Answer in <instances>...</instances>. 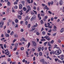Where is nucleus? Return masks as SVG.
<instances>
[{
  "mask_svg": "<svg viewBox=\"0 0 64 64\" xmlns=\"http://www.w3.org/2000/svg\"><path fill=\"white\" fill-rule=\"evenodd\" d=\"M52 52V54H55L56 55H59L60 54H61V53L62 51H61V50H56L55 52L53 51H51Z\"/></svg>",
  "mask_w": 64,
  "mask_h": 64,
  "instance_id": "nucleus-1",
  "label": "nucleus"
},
{
  "mask_svg": "<svg viewBox=\"0 0 64 64\" xmlns=\"http://www.w3.org/2000/svg\"><path fill=\"white\" fill-rule=\"evenodd\" d=\"M60 59L62 60H64V55L62 54L60 56Z\"/></svg>",
  "mask_w": 64,
  "mask_h": 64,
  "instance_id": "nucleus-2",
  "label": "nucleus"
},
{
  "mask_svg": "<svg viewBox=\"0 0 64 64\" xmlns=\"http://www.w3.org/2000/svg\"><path fill=\"white\" fill-rule=\"evenodd\" d=\"M54 28L52 29V31H56V30H56V29H57V28H56V26H54Z\"/></svg>",
  "mask_w": 64,
  "mask_h": 64,
  "instance_id": "nucleus-3",
  "label": "nucleus"
},
{
  "mask_svg": "<svg viewBox=\"0 0 64 64\" xmlns=\"http://www.w3.org/2000/svg\"><path fill=\"white\" fill-rule=\"evenodd\" d=\"M36 18V16L34 15V16L30 19L31 21H32L33 20H34Z\"/></svg>",
  "mask_w": 64,
  "mask_h": 64,
  "instance_id": "nucleus-4",
  "label": "nucleus"
},
{
  "mask_svg": "<svg viewBox=\"0 0 64 64\" xmlns=\"http://www.w3.org/2000/svg\"><path fill=\"white\" fill-rule=\"evenodd\" d=\"M63 1L62 0H60V6L62 5H63Z\"/></svg>",
  "mask_w": 64,
  "mask_h": 64,
  "instance_id": "nucleus-5",
  "label": "nucleus"
},
{
  "mask_svg": "<svg viewBox=\"0 0 64 64\" xmlns=\"http://www.w3.org/2000/svg\"><path fill=\"white\" fill-rule=\"evenodd\" d=\"M32 45L34 46H36V44L35 42L34 41H32Z\"/></svg>",
  "mask_w": 64,
  "mask_h": 64,
  "instance_id": "nucleus-6",
  "label": "nucleus"
},
{
  "mask_svg": "<svg viewBox=\"0 0 64 64\" xmlns=\"http://www.w3.org/2000/svg\"><path fill=\"white\" fill-rule=\"evenodd\" d=\"M45 61V60L44 59H42L40 60V62L42 63H43Z\"/></svg>",
  "mask_w": 64,
  "mask_h": 64,
  "instance_id": "nucleus-7",
  "label": "nucleus"
},
{
  "mask_svg": "<svg viewBox=\"0 0 64 64\" xmlns=\"http://www.w3.org/2000/svg\"><path fill=\"white\" fill-rule=\"evenodd\" d=\"M19 8L20 9H21L22 8V5L20 4L19 5Z\"/></svg>",
  "mask_w": 64,
  "mask_h": 64,
  "instance_id": "nucleus-8",
  "label": "nucleus"
},
{
  "mask_svg": "<svg viewBox=\"0 0 64 64\" xmlns=\"http://www.w3.org/2000/svg\"><path fill=\"white\" fill-rule=\"evenodd\" d=\"M64 32V28H62L60 30V33H62Z\"/></svg>",
  "mask_w": 64,
  "mask_h": 64,
  "instance_id": "nucleus-9",
  "label": "nucleus"
},
{
  "mask_svg": "<svg viewBox=\"0 0 64 64\" xmlns=\"http://www.w3.org/2000/svg\"><path fill=\"white\" fill-rule=\"evenodd\" d=\"M5 54L6 55V54L7 56H8V55H9V54H10V52H9V51H8L6 52H5Z\"/></svg>",
  "mask_w": 64,
  "mask_h": 64,
  "instance_id": "nucleus-10",
  "label": "nucleus"
},
{
  "mask_svg": "<svg viewBox=\"0 0 64 64\" xmlns=\"http://www.w3.org/2000/svg\"><path fill=\"white\" fill-rule=\"evenodd\" d=\"M41 47H38V52H40V51H41Z\"/></svg>",
  "mask_w": 64,
  "mask_h": 64,
  "instance_id": "nucleus-11",
  "label": "nucleus"
},
{
  "mask_svg": "<svg viewBox=\"0 0 64 64\" xmlns=\"http://www.w3.org/2000/svg\"><path fill=\"white\" fill-rule=\"evenodd\" d=\"M27 8H28V10H31V7L29 6H28L27 7Z\"/></svg>",
  "mask_w": 64,
  "mask_h": 64,
  "instance_id": "nucleus-12",
  "label": "nucleus"
},
{
  "mask_svg": "<svg viewBox=\"0 0 64 64\" xmlns=\"http://www.w3.org/2000/svg\"><path fill=\"white\" fill-rule=\"evenodd\" d=\"M22 10H21L19 12V13L20 14V15H22L23 14L22 13Z\"/></svg>",
  "mask_w": 64,
  "mask_h": 64,
  "instance_id": "nucleus-13",
  "label": "nucleus"
},
{
  "mask_svg": "<svg viewBox=\"0 0 64 64\" xmlns=\"http://www.w3.org/2000/svg\"><path fill=\"white\" fill-rule=\"evenodd\" d=\"M54 48H57V49L59 48V47H57V45H56V44H55L54 45Z\"/></svg>",
  "mask_w": 64,
  "mask_h": 64,
  "instance_id": "nucleus-14",
  "label": "nucleus"
},
{
  "mask_svg": "<svg viewBox=\"0 0 64 64\" xmlns=\"http://www.w3.org/2000/svg\"><path fill=\"white\" fill-rule=\"evenodd\" d=\"M5 35L6 37H9V35L8 34H6Z\"/></svg>",
  "mask_w": 64,
  "mask_h": 64,
  "instance_id": "nucleus-15",
  "label": "nucleus"
},
{
  "mask_svg": "<svg viewBox=\"0 0 64 64\" xmlns=\"http://www.w3.org/2000/svg\"><path fill=\"white\" fill-rule=\"evenodd\" d=\"M30 46V43L28 42V48H29Z\"/></svg>",
  "mask_w": 64,
  "mask_h": 64,
  "instance_id": "nucleus-16",
  "label": "nucleus"
},
{
  "mask_svg": "<svg viewBox=\"0 0 64 64\" xmlns=\"http://www.w3.org/2000/svg\"><path fill=\"white\" fill-rule=\"evenodd\" d=\"M18 20H17V19H16L15 20V21L16 23H18Z\"/></svg>",
  "mask_w": 64,
  "mask_h": 64,
  "instance_id": "nucleus-17",
  "label": "nucleus"
},
{
  "mask_svg": "<svg viewBox=\"0 0 64 64\" xmlns=\"http://www.w3.org/2000/svg\"><path fill=\"white\" fill-rule=\"evenodd\" d=\"M34 54L35 56H36V55L37 57H38V53H34Z\"/></svg>",
  "mask_w": 64,
  "mask_h": 64,
  "instance_id": "nucleus-18",
  "label": "nucleus"
},
{
  "mask_svg": "<svg viewBox=\"0 0 64 64\" xmlns=\"http://www.w3.org/2000/svg\"><path fill=\"white\" fill-rule=\"evenodd\" d=\"M35 28H32V30H31L30 31H34L35 30Z\"/></svg>",
  "mask_w": 64,
  "mask_h": 64,
  "instance_id": "nucleus-19",
  "label": "nucleus"
},
{
  "mask_svg": "<svg viewBox=\"0 0 64 64\" xmlns=\"http://www.w3.org/2000/svg\"><path fill=\"white\" fill-rule=\"evenodd\" d=\"M38 26V24H37V23H36V25H34V26H33V27H37Z\"/></svg>",
  "mask_w": 64,
  "mask_h": 64,
  "instance_id": "nucleus-20",
  "label": "nucleus"
},
{
  "mask_svg": "<svg viewBox=\"0 0 64 64\" xmlns=\"http://www.w3.org/2000/svg\"><path fill=\"white\" fill-rule=\"evenodd\" d=\"M49 37V36H44V38H46V39H47V38H48Z\"/></svg>",
  "mask_w": 64,
  "mask_h": 64,
  "instance_id": "nucleus-21",
  "label": "nucleus"
},
{
  "mask_svg": "<svg viewBox=\"0 0 64 64\" xmlns=\"http://www.w3.org/2000/svg\"><path fill=\"white\" fill-rule=\"evenodd\" d=\"M39 55L40 56H42V53L41 52H40L39 54Z\"/></svg>",
  "mask_w": 64,
  "mask_h": 64,
  "instance_id": "nucleus-22",
  "label": "nucleus"
},
{
  "mask_svg": "<svg viewBox=\"0 0 64 64\" xmlns=\"http://www.w3.org/2000/svg\"><path fill=\"white\" fill-rule=\"evenodd\" d=\"M46 58L47 59H49V60H52V58H50V57L48 56L46 57Z\"/></svg>",
  "mask_w": 64,
  "mask_h": 64,
  "instance_id": "nucleus-23",
  "label": "nucleus"
},
{
  "mask_svg": "<svg viewBox=\"0 0 64 64\" xmlns=\"http://www.w3.org/2000/svg\"><path fill=\"white\" fill-rule=\"evenodd\" d=\"M1 24L2 25H4V22L3 20H2L1 21Z\"/></svg>",
  "mask_w": 64,
  "mask_h": 64,
  "instance_id": "nucleus-24",
  "label": "nucleus"
},
{
  "mask_svg": "<svg viewBox=\"0 0 64 64\" xmlns=\"http://www.w3.org/2000/svg\"><path fill=\"white\" fill-rule=\"evenodd\" d=\"M23 10L24 11H26V10H27V9H26V8L25 7L23 8Z\"/></svg>",
  "mask_w": 64,
  "mask_h": 64,
  "instance_id": "nucleus-25",
  "label": "nucleus"
},
{
  "mask_svg": "<svg viewBox=\"0 0 64 64\" xmlns=\"http://www.w3.org/2000/svg\"><path fill=\"white\" fill-rule=\"evenodd\" d=\"M7 5L8 6H10V3L9 2H8Z\"/></svg>",
  "mask_w": 64,
  "mask_h": 64,
  "instance_id": "nucleus-26",
  "label": "nucleus"
},
{
  "mask_svg": "<svg viewBox=\"0 0 64 64\" xmlns=\"http://www.w3.org/2000/svg\"><path fill=\"white\" fill-rule=\"evenodd\" d=\"M1 22H0V28H2V27H3V25H1Z\"/></svg>",
  "mask_w": 64,
  "mask_h": 64,
  "instance_id": "nucleus-27",
  "label": "nucleus"
},
{
  "mask_svg": "<svg viewBox=\"0 0 64 64\" xmlns=\"http://www.w3.org/2000/svg\"><path fill=\"white\" fill-rule=\"evenodd\" d=\"M22 39L23 41H24L26 42V41H27V40H25V38H22Z\"/></svg>",
  "mask_w": 64,
  "mask_h": 64,
  "instance_id": "nucleus-28",
  "label": "nucleus"
},
{
  "mask_svg": "<svg viewBox=\"0 0 64 64\" xmlns=\"http://www.w3.org/2000/svg\"><path fill=\"white\" fill-rule=\"evenodd\" d=\"M18 18L20 20H21V16L20 15L19 16Z\"/></svg>",
  "mask_w": 64,
  "mask_h": 64,
  "instance_id": "nucleus-29",
  "label": "nucleus"
},
{
  "mask_svg": "<svg viewBox=\"0 0 64 64\" xmlns=\"http://www.w3.org/2000/svg\"><path fill=\"white\" fill-rule=\"evenodd\" d=\"M4 48H5V49H6V44H4Z\"/></svg>",
  "mask_w": 64,
  "mask_h": 64,
  "instance_id": "nucleus-30",
  "label": "nucleus"
},
{
  "mask_svg": "<svg viewBox=\"0 0 64 64\" xmlns=\"http://www.w3.org/2000/svg\"><path fill=\"white\" fill-rule=\"evenodd\" d=\"M45 41V39L44 38H43V39H42L41 40V41Z\"/></svg>",
  "mask_w": 64,
  "mask_h": 64,
  "instance_id": "nucleus-31",
  "label": "nucleus"
},
{
  "mask_svg": "<svg viewBox=\"0 0 64 64\" xmlns=\"http://www.w3.org/2000/svg\"><path fill=\"white\" fill-rule=\"evenodd\" d=\"M31 26V25L30 24H29L28 25V28H30V26Z\"/></svg>",
  "mask_w": 64,
  "mask_h": 64,
  "instance_id": "nucleus-32",
  "label": "nucleus"
},
{
  "mask_svg": "<svg viewBox=\"0 0 64 64\" xmlns=\"http://www.w3.org/2000/svg\"><path fill=\"white\" fill-rule=\"evenodd\" d=\"M40 23L42 24H43V20H40Z\"/></svg>",
  "mask_w": 64,
  "mask_h": 64,
  "instance_id": "nucleus-33",
  "label": "nucleus"
},
{
  "mask_svg": "<svg viewBox=\"0 0 64 64\" xmlns=\"http://www.w3.org/2000/svg\"><path fill=\"white\" fill-rule=\"evenodd\" d=\"M24 3H25V2L24 1H23L22 2V3L24 5Z\"/></svg>",
  "mask_w": 64,
  "mask_h": 64,
  "instance_id": "nucleus-34",
  "label": "nucleus"
},
{
  "mask_svg": "<svg viewBox=\"0 0 64 64\" xmlns=\"http://www.w3.org/2000/svg\"><path fill=\"white\" fill-rule=\"evenodd\" d=\"M50 4H51L50 2H48V4L49 6H50Z\"/></svg>",
  "mask_w": 64,
  "mask_h": 64,
  "instance_id": "nucleus-35",
  "label": "nucleus"
},
{
  "mask_svg": "<svg viewBox=\"0 0 64 64\" xmlns=\"http://www.w3.org/2000/svg\"><path fill=\"white\" fill-rule=\"evenodd\" d=\"M47 25H48V27H49V26H50V24L49 23H47Z\"/></svg>",
  "mask_w": 64,
  "mask_h": 64,
  "instance_id": "nucleus-36",
  "label": "nucleus"
},
{
  "mask_svg": "<svg viewBox=\"0 0 64 64\" xmlns=\"http://www.w3.org/2000/svg\"><path fill=\"white\" fill-rule=\"evenodd\" d=\"M42 64H47V62H44Z\"/></svg>",
  "mask_w": 64,
  "mask_h": 64,
  "instance_id": "nucleus-37",
  "label": "nucleus"
},
{
  "mask_svg": "<svg viewBox=\"0 0 64 64\" xmlns=\"http://www.w3.org/2000/svg\"><path fill=\"white\" fill-rule=\"evenodd\" d=\"M36 34L37 35H40V33H39V32H37L36 33Z\"/></svg>",
  "mask_w": 64,
  "mask_h": 64,
  "instance_id": "nucleus-38",
  "label": "nucleus"
},
{
  "mask_svg": "<svg viewBox=\"0 0 64 64\" xmlns=\"http://www.w3.org/2000/svg\"><path fill=\"white\" fill-rule=\"evenodd\" d=\"M51 31H52V30L51 29H50L48 31V32H49V33H50V32H51Z\"/></svg>",
  "mask_w": 64,
  "mask_h": 64,
  "instance_id": "nucleus-39",
  "label": "nucleus"
},
{
  "mask_svg": "<svg viewBox=\"0 0 64 64\" xmlns=\"http://www.w3.org/2000/svg\"><path fill=\"white\" fill-rule=\"evenodd\" d=\"M48 42H46L44 43V44L45 46H46V45L47 44Z\"/></svg>",
  "mask_w": 64,
  "mask_h": 64,
  "instance_id": "nucleus-40",
  "label": "nucleus"
},
{
  "mask_svg": "<svg viewBox=\"0 0 64 64\" xmlns=\"http://www.w3.org/2000/svg\"><path fill=\"white\" fill-rule=\"evenodd\" d=\"M50 43L51 44H53L54 43V40H52L51 42Z\"/></svg>",
  "mask_w": 64,
  "mask_h": 64,
  "instance_id": "nucleus-41",
  "label": "nucleus"
},
{
  "mask_svg": "<svg viewBox=\"0 0 64 64\" xmlns=\"http://www.w3.org/2000/svg\"><path fill=\"white\" fill-rule=\"evenodd\" d=\"M42 7H44V6H46V4H42Z\"/></svg>",
  "mask_w": 64,
  "mask_h": 64,
  "instance_id": "nucleus-42",
  "label": "nucleus"
},
{
  "mask_svg": "<svg viewBox=\"0 0 64 64\" xmlns=\"http://www.w3.org/2000/svg\"><path fill=\"white\" fill-rule=\"evenodd\" d=\"M46 33V32L44 31H43L42 32V34H44H44H45Z\"/></svg>",
  "mask_w": 64,
  "mask_h": 64,
  "instance_id": "nucleus-43",
  "label": "nucleus"
},
{
  "mask_svg": "<svg viewBox=\"0 0 64 64\" xmlns=\"http://www.w3.org/2000/svg\"><path fill=\"white\" fill-rule=\"evenodd\" d=\"M18 44H16L15 45V47H18Z\"/></svg>",
  "mask_w": 64,
  "mask_h": 64,
  "instance_id": "nucleus-44",
  "label": "nucleus"
},
{
  "mask_svg": "<svg viewBox=\"0 0 64 64\" xmlns=\"http://www.w3.org/2000/svg\"><path fill=\"white\" fill-rule=\"evenodd\" d=\"M14 34V32H12L10 34V35H12Z\"/></svg>",
  "mask_w": 64,
  "mask_h": 64,
  "instance_id": "nucleus-45",
  "label": "nucleus"
},
{
  "mask_svg": "<svg viewBox=\"0 0 64 64\" xmlns=\"http://www.w3.org/2000/svg\"><path fill=\"white\" fill-rule=\"evenodd\" d=\"M28 24V21H26L25 22V24L26 25H27V24Z\"/></svg>",
  "mask_w": 64,
  "mask_h": 64,
  "instance_id": "nucleus-46",
  "label": "nucleus"
},
{
  "mask_svg": "<svg viewBox=\"0 0 64 64\" xmlns=\"http://www.w3.org/2000/svg\"><path fill=\"white\" fill-rule=\"evenodd\" d=\"M29 10H28L26 12V13H28V12H29Z\"/></svg>",
  "mask_w": 64,
  "mask_h": 64,
  "instance_id": "nucleus-47",
  "label": "nucleus"
},
{
  "mask_svg": "<svg viewBox=\"0 0 64 64\" xmlns=\"http://www.w3.org/2000/svg\"><path fill=\"white\" fill-rule=\"evenodd\" d=\"M14 8L15 9H17L18 8V6H14Z\"/></svg>",
  "mask_w": 64,
  "mask_h": 64,
  "instance_id": "nucleus-48",
  "label": "nucleus"
},
{
  "mask_svg": "<svg viewBox=\"0 0 64 64\" xmlns=\"http://www.w3.org/2000/svg\"><path fill=\"white\" fill-rule=\"evenodd\" d=\"M50 3L51 5H53V1H52Z\"/></svg>",
  "mask_w": 64,
  "mask_h": 64,
  "instance_id": "nucleus-49",
  "label": "nucleus"
},
{
  "mask_svg": "<svg viewBox=\"0 0 64 64\" xmlns=\"http://www.w3.org/2000/svg\"><path fill=\"white\" fill-rule=\"evenodd\" d=\"M48 28H50V29H51L52 28V26H48Z\"/></svg>",
  "mask_w": 64,
  "mask_h": 64,
  "instance_id": "nucleus-50",
  "label": "nucleus"
},
{
  "mask_svg": "<svg viewBox=\"0 0 64 64\" xmlns=\"http://www.w3.org/2000/svg\"><path fill=\"white\" fill-rule=\"evenodd\" d=\"M1 47L3 50H5V49L4 48V47L3 46H1Z\"/></svg>",
  "mask_w": 64,
  "mask_h": 64,
  "instance_id": "nucleus-51",
  "label": "nucleus"
},
{
  "mask_svg": "<svg viewBox=\"0 0 64 64\" xmlns=\"http://www.w3.org/2000/svg\"><path fill=\"white\" fill-rule=\"evenodd\" d=\"M14 37H16L17 38L18 37V35H17V34H15L14 36Z\"/></svg>",
  "mask_w": 64,
  "mask_h": 64,
  "instance_id": "nucleus-52",
  "label": "nucleus"
},
{
  "mask_svg": "<svg viewBox=\"0 0 64 64\" xmlns=\"http://www.w3.org/2000/svg\"><path fill=\"white\" fill-rule=\"evenodd\" d=\"M9 8H8L7 9V11H8V13H9Z\"/></svg>",
  "mask_w": 64,
  "mask_h": 64,
  "instance_id": "nucleus-53",
  "label": "nucleus"
},
{
  "mask_svg": "<svg viewBox=\"0 0 64 64\" xmlns=\"http://www.w3.org/2000/svg\"><path fill=\"white\" fill-rule=\"evenodd\" d=\"M55 61H56V62L57 61H58V58H55L54 59Z\"/></svg>",
  "mask_w": 64,
  "mask_h": 64,
  "instance_id": "nucleus-54",
  "label": "nucleus"
},
{
  "mask_svg": "<svg viewBox=\"0 0 64 64\" xmlns=\"http://www.w3.org/2000/svg\"><path fill=\"white\" fill-rule=\"evenodd\" d=\"M16 41V39H14V40L13 41V43H14L15 41Z\"/></svg>",
  "mask_w": 64,
  "mask_h": 64,
  "instance_id": "nucleus-55",
  "label": "nucleus"
},
{
  "mask_svg": "<svg viewBox=\"0 0 64 64\" xmlns=\"http://www.w3.org/2000/svg\"><path fill=\"white\" fill-rule=\"evenodd\" d=\"M41 49L42 50H44V47H43L42 48H41Z\"/></svg>",
  "mask_w": 64,
  "mask_h": 64,
  "instance_id": "nucleus-56",
  "label": "nucleus"
},
{
  "mask_svg": "<svg viewBox=\"0 0 64 64\" xmlns=\"http://www.w3.org/2000/svg\"><path fill=\"white\" fill-rule=\"evenodd\" d=\"M45 26L47 28L48 27V26H47V24H45Z\"/></svg>",
  "mask_w": 64,
  "mask_h": 64,
  "instance_id": "nucleus-57",
  "label": "nucleus"
},
{
  "mask_svg": "<svg viewBox=\"0 0 64 64\" xmlns=\"http://www.w3.org/2000/svg\"><path fill=\"white\" fill-rule=\"evenodd\" d=\"M20 49L21 50H24V48L23 47H22Z\"/></svg>",
  "mask_w": 64,
  "mask_h": 64,
  "instance_id": "nucleus-58",
  "label": "nucleus"
},
{
  "mask_svg": "<svg viewBox=\"0 0 64 64\" xmlns=\"http://www.w3.org/2000/svg\"><path fill=\"white\" fill-rule=\"evenodd\" d=\"M56 35V33H54L53 34V36H55Z\"/></svg>",
  "mask_w": 64,
  "mask_h": 64,
  "instance_id": "nucleus-59",
  "label": "nucleus"
},
{
  "mask_svg": "<svg viewBox=\"0 0 64 64\" xmlns=\"http://www.w3.org/2000/svg\"><path fill=\"white\" fill-rule=\"evenodd\" d=\"M27 1L29 3H30V0H27Z\"/></svg>",
  "mask_w": 64,
  "mask_h": 64,
  "instance_id": "nucleus-60",
  "label": "nucleus"
},
{
  "mask_svg": "<svg viewBox=\"0 0 64 64\" xmlns=\"http://www.w3.org/2000/svg\"><path fill=\"white\" fill-rule=\"evenodd\" d=\"M48 41H49L50 40V38H48L47 39Z\"/></svg>",
  "mask_w": 64,
  "mask_h": 64,
  "instance_id": "nucleus-61",
  "label": "nucleus"
},
{
  "mask_svg": "<svg viewBox=\"0 0 64 64\" xmlns=\"http://www.w3.org/2000/svg\"><path fill=\"white\" fill-rule=\"evenodd\" d=\"M17 3H18V2H14V4H17Z\"/></svg>",
  "mask_w": 64,
  "mask_h": 64,
  "instance_id": "nucleus-62",
  "label": "nucleus"
},
{
  "mask_svg": "<svg viewBox=\"0 0 64 64\" xmlns=\"http://www.w3.org/2000/svg\"><path fill=\"white\" fill-rule=\"evenodd\" d=\"M12 64H16V62H12Z\"/></svg>",
  "mask_w": 64,
  "mask_h": 64,
  "instance_id": "nucleus-63",
  "label": "nucleus"
},
{
  "mask_svg": "<svg viewBox=\"0 0 64 64\" xmlns=\"http://www.w3.org/2000/svg\"><path fill=\"white\" fill-rule=\"evenodd\" d=\"M2 64H6V62H3Z\"/></svg>",
  "mask_w": 64,
  "mask_h": 64,
  "instance_id": "nucleus-64",
  "label": "nucleus"
}]
</instances>
